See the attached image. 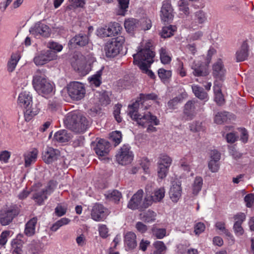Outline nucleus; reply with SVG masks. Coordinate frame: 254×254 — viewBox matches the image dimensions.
I'll return each mask as SVG.
<instances>
[{
  "mask_svg": "<svg viewBox=\"0 0 254 254\" xmlns=\"http://www.w3.org/2000/svg\"><path fill=\"white\" fill-rule=\"evenodd\" d=\"M151 45V43L148 42L144 48L138 49V52L133 55V64L138 66L141 70H145L150 78L154 79V73L148 69L153 62V58L155 56L154 53L150 49Z\"/></svg>",
  "mask_w": 254,
  "mask_h": 254,
  "instance_id": "1",
  "label": "nucleus"
},
{
  "mask_svg": "<svg viewBox=\"0 0 254 254\" xmlns=\"http://www.w3.org/2000/svg\"><path fill=\"white\" fill-rule=\"evenodd\" d=\"M140 107L138 102H135L128 107V115L139 126L146 127L149 124H153L155 126L159 124L160 121L157 117L151 114L150 112H142L143 115L138 114V112L141 113L146 110L144 108L140 109Z\"/></svg>",
  "mask_w": 254,
  "mask_h": 254,
  "instance_id": "2",
  "label": "nucleus"
},
{
  "mask_svg": "<svg viewBox=\"0 0 254 254\" xmlns=\"http://www.w3.org/2000/svg\"><path fill=\"white\" fill-rule=\"evenodd\" d=\"M64 122L67 128L76 133L84 132L90 125V121L78 111L68 113Z\"/></svg>",
  "mask_w": 254,
  "mask_h": 254,
  "instance_id": "3",
  "label": "nucleus"
},
{
  "mask_svg": "<svg viewBox=\"0 0 254 254\" xmlns=\"http://www.w3.org/2000/svg\"><path fill=\"white\" fill-rule=\"evenodd\" d=\"M32 84L35 90L45 97L51 96L55 92L54 83L50 81L40 70H37L33 75Z\"/></svg>",
  "mask_w": 254,
  "mask_h": 254,
  "instance_id": "4",
  "label": "nucleus"
},
{
  "mask_svg": "<svg viewBox=\"0 0 254 254\" xmlns=\"http://www.w3.org/2000/svg\"><path fill=\"white\" fill-rule=\"evenodd\" d=\"M67 90L69 97L75 101H79L83 99L86 93L84 85L78 81L70 82L67 85Z\"/></svg>",
  "mask_w": 254,
  "mask_h": 254,
  "instance_id": "5",
  "label": "nucleus"
},
{
  "mask_svg": "<svg viewBox=\"0 0 254 254\" xmlns=\"http://www.w3.org/2000/svg\"><path fill=\"white\" fill-rule=\"evenodd\" d=\"M18 105L25 110V114L31 116L36 114L31 110L32 106V96L30 93L26 91L21 92L18 98Z\"/></svg>",
  "mask_w": 254,
  "mask_h": 254,
  "instance_id": "6",
  "label": "nucleus"
},
{
  "mask_svg": "<svg viewBox=\"0 0 254 254\" xmlns=\"http://www.w3.org/2000/svg\"><path fill=\"white\" fill-rule=\"evenodd\" d=\"M200 111L199 104L197 101L190 100L185 105L184 114L187 120H191Z\"/></svg>",
  "mask_w": 254,
  "mask_h": 254,
  "instance_id": "7",
  "label": "nucleus"
},
{
  "mask_svg": "<svg viewBox=\"0 0 254 254\" xmlns=\"http://www.w3.org/2000/svg\"><path fill=\"white\" fill-rule=\"evenodd\" d=\"M19 209L16 205H12L0 214V223L3 226L8 225L14 217L19 214Z\"/></svg>",
  "mask_w": 254,
  "mask_h": 254,
  "instance_id": "8",
  "label": "nucleus"
},
{
  "mask_svg": "<svg viewBox=\"0 0 254 254\" xmlns=\"http://www.w3.org/2000/svg\"><path fill=\"white\" fill-rule=\"evenodd\" d=\"M212 73L216 79L214 82L222 83L224 80L226 73V70L224 67L223 63L221 60H218L214 64L212 67Z\"/></svg>",
  "mask_w": 254,
  "mask_h": 254,
  "instance_id": "9",
  "label": "nucleus"
},
{
  "mask_svg": "<svg viewBox=\"0 0 254 254\" xmlns=\"http://www.w3.org/2000/svg\"><path fill=\"white\" fill-rule=\"evenodd\" d=\"M181 182L174 181L170 187L169 195L171 200L175 203L177 202L182 196V188Z\"/></svg>",
  "mask_w": 254,
  "mask_h": 254,
  "instance_id": "10",
  "label": "nucleus"
},
{
  "mask_svg": "<svg viewBox=\"0 0 254 254\" xmlns=\"http://www.w3.org/2000/svg\"><path fill=\"white\" fill-rule=\"evenodd\" d=\"M55 57V52L52 50L42 51L34 58V62L36 65H42L49 61L53 60Z\"/></svg>",
  "mask_w": 254,
  "mask_h": 254,
  "instance_id": "11",
  "label": "nucleus"
},
{
  "mask_svg": "<svg viewBox=\"0 0 254 254\" xmlns=\"http://www.w3.org/2000/svg\"><path fill=\"white\" fill-rule=\"evenodd\" d=\"M207 20L206 12L202 10L196 11L192 18V21L190 26V28L195 30L199 28V24H202Z\"/></svg>",
  "mask_w": 254,
  "mask_h": 254,
  "instance_id": "12",
  "label": "nucleus"
},
{
  "mask_svg": "<svg viewBox=\"0 0 254 254\" xmlns=\"http://www.w3.org/2000/svg\"><path fill=\"white\" fill-rule=\"evenodd\" d=\"M107 215L106 209L100 204H95L92 208L91 216L95 221H101L105 219Z\"/></svg>",
  "mask_w": 254,
  "mask_h": 254,
  "instance_id": "13",
  "label": "nucleus"
},
{
  "mask_svg": "<svg viewBox=\"0 0 254 254\" xmlns=\"http://www.w3.org/2000/svg\"><path fill=\"white\" fill-rule=\"evenodd\" d=\"M143 190L142 189L139 190L132 196L127 204V207L132 210L139 209L142 207L141 205L142 201Z\"/></svg>",
  "mask_w": 254,
  "mask_h": 254,
  "instance_id": "14",
  "label": "nucleus"
},
{
  "mask_svg": "<svg viewBox=\"0 0 254 254\" xmlns=\"http://www.w3.org/2000/svg\"><path fill=\"white\" fill-rule=\"evenodd\" d=\"M30 31L35 36L40 35L43 37H48L50 34V30L49 27L47 25L40 22L36 23L31 28Z\"/></svg>",
  "mask_w": 254,
  "mask_h": 254,
  "instance_id": "15",
  "label": "nucleus"
},
{
  "mask_svg": "<svg viewBox=\"0 0 254 254\" xmlns=\"http://www.w3.org/2000/svg\"><path fill=\"white\" fill-rule=\"evenodd\" d=\"M161 12V17L163 21L169 22L173 19V9L171 3L168 1L163 2Z\"/></svg>",
  "mask_w": 254,
  "mask_h": 254,
  "instance_id": "16",
  "label": "nucleus"
},
{
  "mask_svg": "<svg viewBox=\"0 0 254 254\" xmlns=\"http://www.w3.org/2000/svg\"><path fill=\"white\" fill-rule=\"evenodd\" d=\"M157 98V96L154 93L147 94H140L139 99H137L135 102H138L140 104V108L144 109H148L150 106V100H155Z\"/></svg>",
  "mask_w": 254,
  "mask_h": 254,
  "instance_id": "17",
  "label": "nucleus"
},
{
  "mask_svg": "<svg viewBox=\"0 0 254 254\" xmlns=\"http://www.w3.org/2000/svg\"><path fill=\"white\" fill-rule=\"evenodd\" d=\"M110 143L104 139H100L96 144L95 151L99 156H104L109 152Z\"/></svg>",
  "mask_w": 254,
  "mask_h": 254,
  "instance_id": "18",
  "label": "nucleus"
},
{
  "mask_svg": "<svg viewBox=\"0 0 254 254\" xmlns=\"http://www.w3.org/2000/svg\"><path fill=\"white\" fill-rule=\"evenodd\" d=\"M158 164V177L160 179H163L165 178L167 176L168 171V168L171 164V160H159Z\"/></svg>",
  "mask_w": 254,
  "mask_h": 254,
  "instance_id": "19",
  "label": "nucleus"
},
{
  "mask_svg": "<svg viewBox=\"0 0 254 254\" xmlns=\"http://www.w3.org/2000/svg\"><path fill=\"white\" fill-rule=\"evenodd\" d=\"M249 56V46L246 42H244L236 53L237 62H241L247 59Z\"/></svg>",
  "mask_w": 254,
  "mask_h": 254,
  "instance_id": "20",
  "label": "nucleus"
},
{
  "mask_svg": "<svg viewBox=\"0 0 254 254\" xmlns=\"http://www.w3.org/2000/svg\"><path fill=\"white\" fill-rule=\"evenodd\" d=\"M116 156L117 159H133L134 155L128 145H124L119 150Z\"/></svg>",
  "mask_w": 254,
  "mask_h": 254,
  "instance_id": "21",
  "label": "nucleus"
},
{
  "mask_svg": "<svg viewBox=\"0 0 254 254\" xmlns=\"http://www.w3.org/2000/svg\"><path fill=\"white\" fill-rule=\"evenodd\" d=\"M37 220V217H33L25 224L24 233L26 236L32 237L35 235Z\"/></svg>",
  "mask_w": 254,
  "mask_h": 254,
  "instance_id": "22",
  "label": "nucleus"
},
{
  "mask_svg": "<svg viewBox=\"0 0 254 254\" xmlns=\"http://www.w3.org/2000/svg\"><path fill=\"white\" fill-rule=\"evenodd\" d=\"M120 50L112 40L108 42L105 47L106 55L108 57H114L119 53Z\"/></svg>",
  "mask_w": 254,
  "mask_h": 254,
  "instance_id": "23",
  "label": "nucleus"
},
{
  "mask_svg": "<svg viewBox=\"0 0 254 254\" xmlns=\"http://www.w3.org/2000/svg\"><path fill=\"white\" fill-rule=\"evenodd\" d=\"M124 242L129 250L134 249L137 246L135 234L132 232H127L125 235Z\"/></svg>",
  "mask_w": 254,
  "mask_h": 254,
  "instance_id": "24",
  "label": "nucleus"
},
{
  "mask_svg": "<svg viewBox=\"0 0 254 254\" xmlns=\"http://www.w3.org/2000/svg\"><path fill=\"white\" fill-rule=\"evenodd\" d=\"M191 68L193 69V74L195 76H204L208 74L207 68L203 64L194 62Z\"/></svg>",
  "mask_w": 254,
  "mask_h": 254,
  "instance_id": "25",
  "label": "nucleus"
},
{
  "mask_svg": "<svg viewBox=\"0 0 254 254\" xmlns=\"http://www.w3.org/2000/svg\"><path fill=\"white\" fill-rule=\"evenodd\" d=\"M140 24L141 23L138 20L134 18L127 19L124 23L125 28L128 33L139 29Z\"/></svg>",
  "mask_w": 254,
  "mask_h": 254,
  "instance_id": "26",
  "label": "nucleus"
},
{
  "mask_svg": "<svg viewBox=\"0 0 254 254\" xmlns=\"http://www.w3.org/2000/svg\"><path fill=\"white\" fill-rule=\"evenodd\" d=\"M88 41L89 38L86 35L80 33L72 38L69 42L70 44L82 47L88 44Z\"/></svg>",
  "mask_w": 254,
  "mask_h": 254,
  "instance_id": "27",
  "label": "nucleus"
},
{
  "mask_svg": "<svg viewBox=\"0 0 254 254\" xmlns=\"http://www.w3.org/2000/svg\"><path fill=\"white\" fill-rule=\"evenodd\" d=\"M222 83H214L213 90L215 95V101L219 105H221L224 102V96L221 92Z\"/></svg>",
  "mask_w": 254,
  "mask_h": 254,
  "instance_id": "28",
  "label": "nucleus"
},
{
  "mask_svg": "<svg viewBox=\"0 0 254 254\" xmlns=\"http://www.w3.org/2000/svg\"><path fill=\"white\" fill-rule=\"evenodd\" d=\"M234 118V116L227 112H220L217 113L214 117V122L217 124H221Z\"/></svg>",
  "mask_w": 254,
  "mask_h": 254,
  "instance_id": "29",
  "label": "nucleus"
},
{
  "mask_svg": "<svg viewBox=\"0 0 254 254\" xmlns=\"http://www.w3.org/2000/svg\"><path fill=\"white\" fill-rule=\"evenodd\" d=\"M20 55L18 52L12 53L10 59L7 63V67L8 72H12L15 69L18 62L20 59Z\"/></svg>",
  "mask_w": 254,
  "mask_h": 254,
  "instance_id": "30",
  "label": "nucleus"
},
{
  "mask_svg": "<svg viewBox=\"0 0 254 254\" xmlns=\"http://www.w3.org/2000/svg\"><path fill=\"white\" fill-rule=\"evenodd\" d=\"M13 254H23V242L19 239H13L11 243Z\"/></svg>",
  "mask_w": 254,
  "mask_h": 254,
  "instance_id": "31",
  "label": "nucleus"
},
{
  "mask_svg": "<svg viewBox=\"0 0 254 254\" xmlns=\"http://www.w3.org/2000/svg\"><path fill=\"white\" fill-rule=\"evenodd\" d=\"M54 139L61 143L68 142L70 139V136L65 130H61L55 133Z\"/></svg>",
  "mask_w": 254,
  "mask_h": 254,
  "instance_id": "32",
  "label": "nucleus"
},
{
  "mask_svg": "<svg viewBox=\"0 0 254 254\" xmlns=\"http://www.w3.org/2000/svg\"><path fill=\"white\" fill-rule=\"evenodd\" d=\"M193 93L195 96L200 100L206 101L208 99V95L203 88L198 85L193 84L191 86Z\"/></svg>",
  "mask_w": 254,
  "mask_h": 254,
  "instance_id": "33",
  "label": "nucleus"
},
{
  "mask_svg": "<svg viewBox=\"0 0 254 254\" xmlns=\"http://www.w3.org/2000/svg\"><path fill=\"white\" fill-rule=\"evenodd\" d=\"M104 67H102L100 70L97 71L96 73L92 76L88 78L89 82L91 85H94L95 87H98L101 84V75Z\"/></svg>",
  "mask_w": 254,
  "mask_h": 254,
  "instance_id": "34",
  "label": "nucleus"
},
{
  "mask_svg": "<svg viewBox=\"0 0 254 254\" xmlns=\"http://www.w3.org/2000/svg\"><path fill=\"white\" fill-rule=\"evenodd\" d=\"M187 97V93L183 91L178 96L170 100L168 102V106L170 108L174 109L179 103L181 102L184 99Z\"/></svg>",
  "mask_w": 254,
  "mask_h": 254,
  "instance_id": "35",
  "label": "nucleus"
},
{
  "mask_svg": "<svg viewBox=\"0 0 254 254\" xmlns=\"http://www.w3.org/2000/svg\"><path fill=\"white\" fill-rule=\"evenodd\" d=\"M156 213L152 210H148L140 214V219L145 222H154L156 219Z\"/></svg>",
  "mask_w": 254,
  "mask_h": 254,
  "instance_id": "36",
  "label": "nucleus"
},
{
  "mask_svg": "<svg viewBox=\"0 0 254 254\" xmlns=\"http://www.w3.org/2000/svg\"><path fill=\"white\" fill-rule=\"evenodd\" d=\"M107 27L111 37L118 35L122 29L120 24L117 22H111Z\"/></svg>",
  "mask_w": 254,
  "mask_h": 254,
  "instance_id": "37",
  "label": "nucleus"
},
{
  "mask_svg": "<svg viewBox=\"0 0 254 254\" xmlns=\"http://www.w3.org/2000/svg\"><path fill=\"white\" fill-rule=\"evenodd\" d=\"M160 58L161 63L164 64H168L171 61V56L165 48L162 47L159 50Z\"/></svg>",
  "mask_w": 254,
  "mask_h": 254,
  "instance_id": "38",
  "label": "nucleus"
},
{
  "mask_svg": "<svg viewBox=\"0 0 254 254\" xmlns=\"http://www.w3.org/2000/svg\"><path fill=\"white\" fill-rule=\"evenodd\" d=\"M202 185V178L200 177H196L192 185V191L194 195H196L201 190Z\"/></svg>",
  "mask_w": 254,
  "mask_h": 254,
  "instance_id": "39",
  "label": "nucleus"
},
{
  "mask_svg": "<svg viewBox=\"0 0 254 254\" xmlns=\"http://www.w3.org/2000/svg\"><path fill=\"white\" fill-rule=\"evenodd\" d=\"M60 151L52 147H47L43 155L45 159H57L60 156Z\"/></svg>",
  "mask_w": 254,
  "mask_h": 254,
  "instance_id": "40",
  "label": "nucleus"
},
{
  "mask_svg": "<svg viewBox=\"0 0 254 254\" xmlns=\"http://www.w3.org/2000/svg\"><path fill=\"white\" fill-rule=\"evenodd\" d=\"M176 30L177 27L175 26L169 25L164 27L162 28L161 36L164 38L170 37L174 35Z\"/></svg>",
  "mask_w": 254,
  "mask_h": 254,
  "instance_id": "41",
  "label": "nucleus"
},
{
  "mask_svg": "<svg viewBox=\"0 0 254 254\" xmlns=\"http://www.w3.org/2000/svg\"><path fill=\"white\" fill-rule=\"evenodd\" d=\"M158 74L162 82L165 83L172 76V71L169 70H166L164 68H160L158 70Z\"/></svg>",
  "mask_w": 254,
  "mask_h": 254,
  "instance_id": "42",
  "label": "nucleus"
},
{
  "mask_svg": "<svg viewBox=\"0 0 254 254\" xmlns=\"http://www.w3.org/2000/svg\"><path fill=\"white\" fill-rule=\"evenodd\" d=\"M155 251L153 254H164L167 249L164 243L162 241H156L153 243Z\"/></svg>",
  "mask_w": 254,
  "mask_h": 254,
  "instance_id": "43",
  "label": "nucleus"
},
{
  "mask_svg": "<svg viewBox=\"0 0 254 254\" xmlns=\"http://www.w3.org/2000/svg\"><path fill=\"white\" fill-rule=\"evenodd\" d=\"M129 0H118L119 9L117 14L120 15H125L128 7Z\"/></svg>",
  "mask_w": 254,
  "mask_h": 254,
  "instance_id": "44",
  "label": "nucleus"
},
{
  "mask_svg": "<svg viewBox=\"0 0 254 254\" xmlns=\"http://www.w3.org/2000/svg\"><path fill=\"white\" fill-rule=\"evenodd\" d=\"M70 220L67 218H62L59 220L57 221L56 223H55L51 227V230L52 231L56 232L57 231L60 227L63 226L68 224Z\"/></svg>",
  "mask_w": 254,
  "mask_h": 254,
  "instance_id": "45",
  "label": "nucleus"
},
{
  "mask_svg": "<svg viewBox=\"0 0 254 254\" xmlns=\"http://www.w3.org/2000/svg\"><path fill=\"white\" fill-rule=\"evenodd\" d=\"M165 190L163 188H160L156 190L152 195V199L154 202L160 201L165 196Z\"/></svg>",
  "mask_w": 254,
  "mask_h": 254,
  "instance_id": "46",
  "label": "nucleus"
},
{
  "mask_svg": "<svg viewBox=\"0 0 254 254\" xmlns=\"http://www.w3.org/2000/svg\"><path fill=\"white\" fill-rule=\"evenodd\" d=\"M69 4L67 8L74 9L78 7H83L85 4V0H68Z\"/></svg>",
  "mask_w": 254,
  "mask_h": 254,
  "instance_id": "47",
  "label": "nucleus"
},
{
  "mask_svg": "<svg viewBox=\"0 0 254 254\" xmlns=\"http://www.w3.org/2000/svg\"><path fill=\"white\" fill-rule=\"evenodd\" d=\"M47 194L42 190L41 191L35 193L33 196V199L35 200L38 204L41 205L43 203V201L47 198Z\"/></svg>",
  "mask_w": 254,
  "mask_h": 254,
  "instance_id": "48",
  "label": "nucleus"
},
{
  "mask_svg": "<svg viewBox=\"0 0 254 254\" xmlns=\"http://www.w3.org/2000/svg\"><path fill=\"white\" fill-rule=\"evenodd\" d=\"M189 127L190 130L193 132H198L204 130L202 123L198 121H195L190 124Z\"/></svg>",
  "mask_w": 254,
  "mask_h": 254,
  "instance_id": "49",
  "label": "nucleus"
},
{
  "mask_svg": "<svg viewBox=\"0 0 254 254\" xmlns=\"http://www.w3.org/2000/svg\"><path fill=\"white\" fill-rule=\"evenodd\" d=\"M110 138L115 143V145H118L122 141V133L119 131H113L110 134Z\"/></svg>",
  "mask_w": 254,
  "mask_h": 254,
  "instance_id": "50",
  "label": "nucleus"
},
{
  "mask_svg": "<svg viewBox=\"0 0 254 254\" xmlns=\"http://www.w3.org/2000/svg\"><path fill=\"white\" fill-rule=\"evenodd\" d=\"M38 153L36 148H31L24 154V159H36Z\"/></svg>",
  "mask_w": 254,
  "mask_h": 254,
  "instance_id": "51",
  "label": "nucleus"
},
{
  "mask_svg": "<svg viewBox=\"0 0 254 254\" xmlns=\"http://www.w3.org/2000/svg\"><path fill=\"white\" fill-rule=\"evenodd\" d=\"M12 232L10 231H3L0 236V245H4L7 241V239L11 236Z\"/></svg>",
  "mask_w": 254,
  "mask_h": 254,
  "instance_id": "52",
  "label": "nucleus"
},
{
  "mask_svg": "<svg viewBox=\"0 0 254 254\" xmlns=\"http://www.w3.org/2000/svg\"><path fill=\"white\" fill-rule=\"evenodd\" d=\"M178 6L179 7V10L182 11L184 14L187 15L189 13V8L187 1L185 0H180L178 1Z\"/></svg>",
  "mask_w": 254,
  "mask_h": 254,
  "instance_id": "53",
  "label": "nucleus"
},
{
  "mask_svg": "<svg viewBox=\"0 0 254 254\" xmlns=\"http://www.w3.org/2000/svg\"><path fill=\"white\" fill-rule=\"evenodd\" d=\"M225 223L223 222H217L215 224V226L217 229L220 230L222 233L225 234L226 236L230 237L231 236V233L226 229Z\"/></svg>",
  "mask_w": 254,
  "mask_h": 254,
  "instance_id": "54",
  "label": "nucleus"
},
{
  "mask_svg": "<svg viewBox=\"0 0 254 254\" xmlns=\"http://www.w3.org/2000/svg\"><path fill=\"white\" fill-rule=\"evenodd\" d=\"M219 160H210L208 163L209 169L212 172H217L219 169L220 164Z\"/></svg>",
  "mask_w": 254,
  "mask_h": 254,
  "instance_id": "55",
  "label": "nucleus"
},
{
  "mask_svg": "<svg viewBox=\"0 0 254 254\" xmlns=\"http://www.w3.org/2000/svg\"><path fill=\"white\" fill-rule=\"evenodd\" d=\"M152 233L157 239H162L166 235V230L165 229L153 228Z\"/></svg>",
  "mask_w": 254,
  "mask_h": 254,
  "instance_id": "56",
  "label": "nucleus"
},
{
  "mask_svg": "<svg viewBox=\"0 0 254 254\" xmlns=\"http://www.w3.org/2000/svg\"><path fill=\"white\" fill-rule=\"evenodd\" d=\"M205 229V226L203 223H196L194 226V232L195 235H199L202 233Z\"/></svg>",
  "mask_w": 254,
  "mask_h": 254,
  "instance_id": "57",
  "label": "nucleus"
},
{
  "mask_svg": "<svg viewBox=\"0 0 254 254\" xmlns=\"http://www.w3.org/2000/svg\"><path fill=\"white\" fill-rule=\"evenodd\" d=\"M122 105L121 104L116 105L114 107V115L116 120L118 123L122 122V118L120 116Z\"/></svg>",
  "mask_w": 254,
  "mask_h": 254,
  "instance_id": "58",
  "label": "nucleus"
},
{
  "mask_svg": "<svg viewBox=\"0 0 254 254\" xmlns=\"http://www.w3.org/2000/svg\"><path fill=\"white\" fill-rule=\"evenodd\" d=\"M48 47L51 50H53L57 52L61 51L63 48L62 45L53 41H50L48 43Z\"/></svg>",
  "mask_w": 254,
  "mask_h": 254,
  "instance_id": "59",
  "label": "nucleus"
},
{
  "mask_svg": "<svg viewBox=\"0 0 254 254\" xmlns=\"http://www.w3.org/2000/svg\"><path fill=\"white\" fill-rule=\"evenodd\" d=\"M57 186V182L54 181H50L45 189H43V190L46 192L47 194H51L54 189L56 188Z\"/></svg>",
  "mask_w": 254,
  "mask_h": 254,
  "instance_id": "60",
  "label": "nucleus"
},
{
  "mask_svg": "<svg viewBox=\"0 0 254 254\" xmlns=\"http://www.w3.org/2000/svg\"><path fill=\"white\" fill-rule=\"evenodd\" d=\"M203 35V33L201 31H197L194 33H191L189 35V38L190 41H196L201 39Z\"/></svg>",
  "mask_w": 254,
  "mask_h": 254,
  "instance_id": "61",
  "label": "nucleus"
},
{
  "mask_svg": "<svg viewBox=\"0 0 254 254\" xmlns=\"http://www.w3.org/2000/svg\"><path fill=\"white\" fill-rule=\"evenodd\" d=\"M177 73L182 77H185L187 75L186 69L184 67L183 62H179L178 64L177 68Z\"/></svg>",
  "mask_w": 254,
  "mask_h": 254,
  "instance_id": "62",
  "label": "nucleus"
},
{
  "mask_svg": "<svg viewBox=\"0 0 254 254\" xmlns=\"http://www.w3.org/2000/svg\"><path fill=\"white\" fill-rule=\"evenodd\" d=\"M244 200L247 207H252L254 202V194L249 193L246 195L244 198Z\"/></svg>",
  "mask_w": 254,
  "mask_h": 254,
  "instance_id": "63",
  "label": "nucleus"
},
{
  "mask_svg": "<svg viewBox=\"0 0 254 254\" xmlns=\"http://www.w3.org/2000/svg\"><path fill=\"white\" fill-rule=\"evenodd\" d=\"M109 196L111 199L114 200L115 202H118L122 197V194L118 190H114L109 194Z\"/></svg>",
  "mask_w": 254,
  "mask_h": 254,
  "instance_id": "64",
  "label": "nucleus"
}]
</instances>
